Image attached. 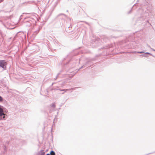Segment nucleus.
<instances>
[{
    "mask_svg": "<svg viewBox=\"0 0 155 155\" xmlns=\"http://www.w3.org/2000/svg\"><path fill=\"white\" fill-rule=\"evenodd\" d=\"M152 7L150 4H147L138 11L139 14V20H144L147 18L150 15H152Z\"/></svg>",
    "mask_w": 155,
    "mask_h": 155,
    "instance_id": "1",
    "label": "nucleus"
},
{
    "mask_svg": "<svg viewBox=\"0 0 155 155\" xmlns=\"http://www.w3.org/2000/svg\"><path fill=\"white\" fill-rule=\"evenodd\" d=\"M6 115L3 109L0 107V119L5 120Z\"/></svg>",
    "mask_w": 155,
    "mask_h": 155,
    "instance_id": "2",
    "label": "nucleus"
},
{
    "mask_svg": "<svg viewBox=\"0 0 155 155\" xmlns=\"http://www.w3.org/2000/svg\"><path fill=\"white\" fill-rule=\"evenodd\" d=\"M78 52L77 50H75L67 54V57L70 58L73 57L78 54Z\"/></svg>",
    "mask_w": 155,
    "mask_h": 155,
    "instance_id": "3",
    "label": "nucleus"
},
{
    "mask_svg": "<svg viewBox=\"0 0 155 155\" xmlns=\"http://www.w3.org/2000/svg\"><path fill=\"white\" fill-rule=\"evenodd\" d=\"M91 42H96V41H98L100 40V38L97 37L95 35H93L91 37Z\"/></svg>",
    "mask_w": 155,
    "mask_h": 155,
    "instance_id": "4",
    "label": "nucleus"
},
{
    "mask_svg": "<svg viewBox=\"0 0 155 155\" xmlns=\"http://www.w3.org/2000/svg\"><path fill=\"white\" fill-rule=\"evenodd\" d=\"M6 63L4 60H0V67L3 69L6 68Z\"/></svg>",
    "mask_w": 155,
    "mask_h": 155,
    "instance_id": "5",
    "label": "nucleus"
},
{
    "mask_svg": "<svg viewBox=\"0 0 155 155\" xmlns=\"http://www.w3.org/2000/svg\"><path fill=\"white\" fill-rule=\"evenodd\" d=\"M137 53H143V54H141L140 56L141 57L146 58L148 57V55H151V54L148 52L144 53L143 51L137 52Z\"/></svg>",
    "mask_w": 155,
    "mask_h": 155,
    "instance_id": "6",
    "label": "nucleus"
},
{
    "mask_svg": "<svg viewBox=\"0 0 155 155\" xmlns=\"http://www.w3.org/2000/svg\"><path fill=\"white\" fill-rule=\"evenodd\" d=\"M39 153H41V155H45V152L43 150H41L39 152H38Z\"/></svg>",
    "mask_w": 155,
    "mask_h": 155,
    "instance_id": "7",
    "label": "nucleus"
},
{
    "mask_svg": "<svg viewBox=\"0 0 155 155\" xmlns=\"http://www.w3.org/2000/svg\"><path fill=\"white\" fill-rule=\"evenodd\" d=\"M50 155H55V153L54 152V151L51 150L50 153Z\"/></svg>",
    "mask_w": 155,
    "mask_h": 155,
    "instance_id": "8",
    "label": "nucleus"
},
{
    "mask_svg": "<svg viewBox=\"0 0 155 155\" xmlns=\"http://www.w3.org/2000/svg\"><path fill=\"white\" fill-rule=\"evenodd\" d=\"M131 44H132V45H134V46H133V47H134V46L136 44H137L139 43V42H137V41H136V42L135 41H133L132 42H131Z\"/></svg>",
    "mask_w": 155,
    "mask_h": 155,
    "instance_id": "9",
    "label": "nucleus"
},
{
    "mask_svg": "<svg viewBox=\"0 0 155 155\" xmlns=\"http://www.w3.org/2000/svg\"><path fill=\"white\" fill-rule=\"evenodd\" d=\"M74 70L75 69L73 68L70 69V70L68 71L70 73H72V72L74 71Z\"/></svg>",
    "mask_w": 155,
    "mask_h": 155,
    "instance_id": "10",
    "label": "nucleus"
},
{
    "mask_svg": "<svg viewBox=\"0 0 155 155\" xmlns=\"http://www.w3.org/2000/svg\"><path fill=\"white\" fill-rule=\"evenodd\" d=\"M91 64L92 63L90 61H88L86 63V65H87V66L88 65H91Z\"/></svg>",
    "mask_w": 155,
    "mask_h": 155,
    "instance_id": "11",
    "label": "nucleus"
},
{
    "mask_svg": "<svg viewBox=\"0 0 155 155\" xmlns=\"http://www.w3.org/2000/svg\"><path fill=\"white\" fill-rule=\"evenodd\" d=\"M61 72H62V71H60V73H58L57 74V76H56V77H55V80H56V79H57L58 76V75L60 74V73H61Z\"/></svg>",
    "mask_w": 155,
    "mask_h": 155,
    "instance_id": "12",
    "label": "nucleus"
},
{
    "mask_svg": "<svg viewBox=\"0 0 155 155\" xmlns=\"http://www.w3.org/2000/svg\"><path fill=\"white\" fill-rule=\"evenodd\" d=\"M51 106L52 107H53L54 108H55V105L54 103H53L51 105Z\"/></svg>",
    "mask_w": 155,
    "mask_h": 155,
    "instance_id": "13",
    "label": "nucleus"
},
{
    "mask_svg": "<svg viewBox=\"0 0 155 155\" xmlns=\"http://www.w3.org/2000/svg\"><path fill=\"white\" fill-rule=\"evenodd\" d=\"M58 90H60L61 91H65V92H66L67 91H68V89H62V90H60L59 89H58Z\"/></svg>",
    "mask_w": 155,
    "mask_h": 155,
    "instance_id": "14",
    "label": "nucleus"
},
{
    "mask_svg": "<svg viewBox=\"0 0 155 155\" xmlns=\"http://www.w3.org/2000/svg\"><path fill=\"white\" fill-rule=\"evenodd\" d=\"M3 101V98L0 96V102L2 101Z\"/></svg>",
    "mask_w": 155,
    "mask_h": 155,
    "instance_id": "15",
    "label": "nucleus"
},
{
    "mask_svg": "<svg viewBox=\"0 0 155 155\" xmlns=\"http://www.w3.org/2000/svg\"><path fill=\"white\" fill-rule=\"evenodd\" d=\"M101 55V54H97L96 55V57H100Z\"/></svg>",
    "mask_w": 155,
    "mask_h": 155,
    "instance_id": "16",
    "label": "nucleus"
},
{
    "mask_svg": "<svg viewBox=\"0 0 155 155\" xmlns=\"http://www.w3.org/2000/svg\"><path fill=\"white\" fill-rule=\"evenodd\" d=\"M80 87H76L75 88H73L71 89H72V90H74L76 89V88H80Z\"/></svg>",
    "mask_w": 155,
    "mask_h": 155,
    "instance_id": "17",
    "label": "nucleus"
},
{
    "mask_svg": "<svg viewBox=\"0 0 155 155\" xmlns=\"http://www.w3.org/2000/svg\"><path fill=\"white\" fill-rule=\"evenodd\" d=\"M61 15H64V16H66V15L63 14H60L58 15V16Z\"/></svg>",
    "mask_w": 155,
    "mask_h": 155,
    "instance_id": "18",
    "label": "nucleus"
},
{
    "mask_svg": "<svg viewBox=\"0 0 155 155\" xmlns=\"http://www.w3.org/2000/svg\"><path fill=\"white\" fill-rule=\"evenodd\" d=\"M75 74V73H73L72 74H71V75H72V77H73L74 75Z\"/></svg>",
    "mask_w": 155,
    "mask_h": 155,
    "instance_id": "19",
    "label": "nucleus"
},
{
    "mask_svg": "<svg viewBox=\"0 0 155 155\" xmlns=\"http://www.w3.org/2000/svg\"><path fill=\"white\" fill-rule=\"evenodd\" d=\"M4 0H0V3L2 2Z\"/></svg>",
    "mask_w": 155,
    "mask_h": 155,
    "instance_id": "20",
    "label": "nucleus"
},
{
    "mask_svg": "<svg viewBox=\"0 0 155 155\" xmlns=\"http://www.w3.org/2000/svg\"><path fill=\"white\" fill-rule=\"evenodd\" d=\"M31 25V24L30 23L29 24H28L27 25L28 26H30Z\"/></svg>",
    "mask_w": 155,
    "mask_h": 155,
    "instance_id": "21",
    "label": "nucleus"
},
{
    "mask_svg": "<svg viewBox=\"0 0 155 155\" xmlns=\"http://www.w3.org/2000/svg\"><path fill=\"white\" fill-rule=\"evenodd\" d=\"M45 155H50V154H49V153H48V154H46Z\"/></svg>",
    "mask_w": 155,
    "mask_h": 155,
    "instance_id": "22",
    "label": "nucleus"
},
{
    "mask_svg": "<svg viewBox=\"0 0 155 155\" xmlns=\"http://www.w3.org/2000/svg\"><path fill=\"white\" fill-rule=\"evenodd\" d=\"M54 84V83H52V84H51V85H53V84Z\"/></svg>",
    "mask_w": 155,
    "mask_h": 155,
    "instance_id": "23",
    "label": "nucleus"
},
{
    "mask_svg": "<svg viewBox=\"0 0 155 155\" xmlns=\"http://www.w3.org/2000/svg\"><path fill=\"white\" fill-rule=\"evenodd\" d=\"M88 52H87V51H86V52H84V53H88Z\"/></svg>",
    "mask_w": 155,
    "mask_h": 155,
    "instance_id": "24",
    "label": "nucleus"
},
{
    "mask_svg": "<svg viewBox=\"0 0 155 155\" xmlns=\"http://www.w3.org/2000/svg\"><path fill=\"white\" fill-rule=\"evenodd\" d=\"M147 21V22H148V21Z\"/></svg>",
    "mask_w": 155,
    "mask_h": 155,
    "instance_id": "25",
    "label": "nucleus"
},
{
    "mask_svg": "<svg viewBox=\"0 0 155 155\" xmlns=\"http://www.w3.org/2000/svg\"><path fill=\"white\" fill-rule=\"evenodd\" d=\"M27 14V13H23V14Z\"/></svg>",
    "mask_w": 155,
    "mask_h": 155,
    "instance_id": "26",
    "label": "nucleus"
},
{
    "mask_svg": "<svg viewBox=\"0 0 155 155\" xmlns=\"http://www.w3.org/2000/svg\"><path fill=\"white\" fill-rule=\"evenodd\" d=\"M130 11H131L129 12V13H130Z\"/></svg>",
    "mask_w": 155,
    "mask_h": 155,
    "instance_id": "27",
    "label": "nucleus"
},
{
    "mask_svg": "<svg viewBox=\"0 0 155 155\" xmlns=\"http://www.w3.org/2000/svg\"><path fill=\"white\" fill-rule=\"evenodd\" d=\"M153 51H155V50H153Z\"/></svg>",
    "mask_w": 155,
    "mask_h": 155,
    "instance_id": "28",
    "label": "nucleus"
},
{
    "mask_svg": "<svg viewBox=\"0 0 155 155\" xmlns=\"http://www.w3.org/2000/svg\"><path fill=\"white\" fill-rule=\"evenodd\" d=\"M82 67H83V66H82V67L81 68H82Z\"/></svg>",
    "mask_w": 155,
    "mask_h": 155,
    "instance_id": "29",
    "label": "nucleus"
}]
</instances>
